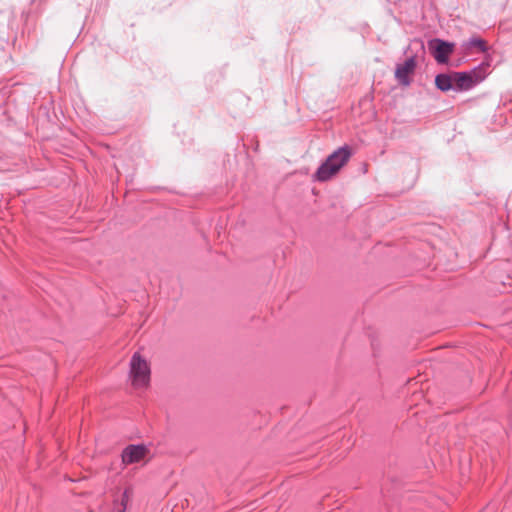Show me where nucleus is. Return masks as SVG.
I'll use <instances>...</instances> for the list:
<instances>
[{
    "mask_svg": "<svg viewBox=\"0 0 512 512\" xmlns=\"http://www.w3.org/2000/svg\"><path fill=\"white\" fill-rule=\"evenodd\" d=\"M351 155V148L347 145H344L335 150L318 167L317 171L313 176L314 180L319 182H326L330 180L349 161Z\"/></svg>",
    "mask_w": 512,
    "mask_h": 512,
    "instance_id": "nucleus-1",
    "label": "nucleus"
},
{
    "mask_svg": "<svg viewBox=\"0 0 512 512\" xmlns=\"http://www.w3.org/2000/svg\"><path fill=\"white\" fill-rule=\"evenodd\" d=\"M489 64L482 62L469 71L453 72L454 91H469L481 83L488 75Z\"/></svg>",
    "mask_w": 512,
    "mask_h": 512,
    "instance_id": "nucleus-2",
    "label": "nucleus"
},
{
    "mask_svg": "<svg viewBox=\"0 0 512 512\" xmlns=\"http://www.w3.org/2000/svg\"><path fill=\"white\" fill-rule=\"evenodd\" d=\"M130 376L136 387L146 386L150 380V368L142 356L136 352L130 360Z\"/></svg>",
    "mask_w": 512,
    "mask_h": 512,
    "instance_id": "nucleus-3",
    "label": "nucleus"
},
{
    "mask_svg": "<svg viewBox=\"0 0 512 512\" xmlns=\"http://www.w3.org/2000/svg\"><path fill=\"white\" fill-rule=\"evenodd\" d=\"M454 43L434 38L428 42V49L438 64H447L454 51Z\"/></svg>",
    "mask_w": 512,
    "mask_h": 512,
    "instance_id": "nucleus-4",
    "label": "nucleus"
},
{
    "mask_svg": "<svg viewBox=\"0 0 512 512\" xmlns=\"http://www.w3.org/2000/svg\"><path fill=\"white\" fill-rule=\"evenodd\" d=\"M417 67L415 55L408 57L403 63L397 64L394 76L397 82L402 86H410L412 83L411 75L414 74Z\"/></svg>",
    "mask_w": 512,
    "mask_h": 512,
    "instance_id": "nucleus-5",
    "label": "nucleus"
},
{
    "mask_svg": "<svg viewBox=\"0 0 512 512\" xmlns=\"http://www.w3.org/2000/svg\"><path fill=\"white\" fill-rule=\"evenodd\" d=\"M148 453V449L143 444H130L122 451L121 458L122 462L125 465L137 463L142 460L146 454Z\"/></svg>",
    "mask_w": 512,
    "mask_h": 512,
    "instance_id": "nucleus-6",
    "label": "nucleus"
},
{
    "mask_svg": "<svg viewBox=\"0 0 512 512\" xmlns=\"http://www.w3.org/2000/svg\"><path fill=\"white\" fill-rule=\"evenodd\" d=\"M131 492L125 489L118 499H115L111 505L103 508L102 512H126L127 504L130 499Z\"/></svg>",
    "mask_w": 512,
    "mask_h": 512,
    "instance_id": "nucleus-7",
    "label": "nucleus"
},
{
    "mask_svg": "<svg viewBox=\"0 0 512 512\" xmlns=\"http://www.w3.org/2000/svg\"><path fill=\"white\" fill-rule=\"evenodd\" d=\"M435 86L442 92L454 90L453 72L450 74L440 73L435 76Z\"/></svg>",
    "mask_w": 512,
    "mask_h": 512,
    "instance_id": "nucleus-8",
    "label": "nucleus"
},
{
    "mask_svg": "<svg viewBox=\"0 0 512 512\" xmlns=\"http://www.w3.org/2000/svg\"><path fill=\"white\" fill-rule=\"evenodd\" d=\"M462 47L465 51L472 48L477 49L479 52H486L488 50L487 42L480 37H471L467 41H464Z\"/></svg>",
    "mask_w": 512,
    "mask_h": 512,
    "instance_id": "nucleus-9",
    "label": "nucleus"
}]
</instances>
